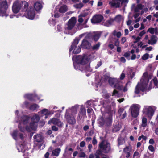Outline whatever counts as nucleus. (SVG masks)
Returning a JSON list of instances; mask_svg holds the SVG:
<instances>
[{
  "label": "nucleus",
  "mask_w": 158,
  "mask_h": 158,
  "mask_svg": "<svg viewBox=\"0 0 158 158\" xmlns=\"http://www.w3.org/2000/svg\"><path fill=\"white\" fill-rule=\"evenodd\" d=\"M143 44V43L142 42H140L138 43L137 44L138 46L140 47H142V48H143L144 47L143 46H142Z\"/></svg>",
  "instance_id": "e2e57ef3"
},
{
  "label": "nucleus",
  "mask_w": 158,
  "mask_h": 158,
  "mask_svg": "<svg viewBox=\"0 0 158 158\" xmlns=\"http://www.w3.org/2000/svg\"><path fill=\"white\" fill-rule=\"evenodd\" d=\"M94 58L93 55L82 56H78L76 57H73V61L74 68L76 70L86 72H91L92 69L90 65L89 61Z\"/></svg>",
  "instance_id": "f03ea898"
},
{
  "label": "nucleus",
  "mask_w": 158,
  "mask_h": 158,
  "mask_svg": "<svg viewBox=\"0 0 158 158\" xmlns=\"http://www.w3.org/2000/svg\"><path fill=\"white\" fill-rule=\"evenodd\" d=\"M49 22L50 25L53 26L56 24V22L55 20L52 19V20H50Z\"/></svg>",
  "instance_id": "8fccbe9b"
},
{
  "label": "nucleus",
  "mask_w": 158,
  "mask_h": 158,
  "mask_svg": "<svg viewBox=\"0 0 158 158\" xmlns=\"http://www.w3.org/2000/svg\"><path fill=\"white\" fill-rule=\"evenodd\" d=\"M129 150V147L126 146L123 149V152L124 153H127L129 152H130Z\"/></svg>",
  "instance_id": "09e8293b"
},
{
  "label": "nucleus",
  "mask_w": 158,
  "mask_h": 158,
  "mask_svg": "<svg viewBox=\"0 0 158 158\" xmlns=\"http://www.w3.org/2000/svg\"><path fill=\"white\" fill-rule=\"evenodd\" d=\"M74 7L78 9H80L83 6V3H79V4H76L74 6Z\"/></svg>",
  "instance_id": "37998d69"
},
{
  "label": "nucleus",
  "mask_w": 158,
  "mask_h": 158,
  "mask_svg": "<svg viewBox=\"0 0 158 158\" xmlns=\"http://www.w3.org/2000/svg\"><path fill=\"white\" fill-rule=\"evenodd\" d=\"M89 19L87 18L85 20L84 23L83 24H80V26H82V28H88L89 26L86 25V23L88 22Z\"/></svg>",
  "instance_id": "f704fd0d"
},
{
  "label": "nucleus",
  "mask_w": 158,
  "mask_h": 158,
  "mask_svg": "<svg viewBox=\"0 0 158 158\" xmlns=\"http://www.w3.org/2000/svg\"><path fill=\"white\" fill-rule=\"evenodd\" d=\"M121 94L117 91L116 89H114L113 93L112 96H115L116 98H118L121 97Z\"/></svg>",
  "instance_id": "2f4dec72"
},
{
  "label": "nucleus",
  "mask_w": 158,
  "mask_h": 158,
  "mask_svg": "<svg viewBox=\"0 0 158 158\" xmlns=\"http://www.w3.org/2000/svg\"><path fill=\"white\" fill-rule=\"evenodd\" d=\"M85 154L84 152H81L80 153L79 156L80 157H83L85 156Z\"/></svg>",
  "instance_id": "680f3d73"
},
{
  "label": "nucleus",
  "mask_w": 158,
  "mask_h": 158,
  "mask_svg": "<svg viewBox=\"0 0 158 158\" xmlns=\"http://www.w3.org/2000/svg\"><path fill=\"white\" fill-rule=\"evenodd\" d=\"M113 111H110L108 112L109 116L105 120V122L108 125H110L112 123V114Z\"/></svg>",
  "instance_id": "f3484780"
},
{
  "label": "nucleus",
  "mask_w": 158,
  "mask_h": 158,
  "mask_svg": "<svg viewBox=\"0 0 158 158\" xmlns=\"http://www.w3.org/2000/svg\"><path fill=\"white\" fill-rule=\"evenodd\" d=\"M34 138L35 140L38 142H41L42 140V137L40 134H37L34 135Z\"/></svg>",
  "instance_id": "a878e982"
},
{
  "label": "nucleus",
  "mask_w": 158,
  "mask_h": 158,
  "mask_svg": "<svg viewBox=\"0 0 158 158\" xmlns=\"http://www.w3.org/2000/svg\"><path fill=\"white\" fill-rule=\"evenodd\" d=\"M16 16V18H19L20 16H22V15L21 14H18L17 15H10V18H14V17Z\"/></svg>",
  "instance_id": "4d7b16f0"
},
{
  "label": "nucleus",
  "mask_w": 158,
  "mask_h": 158,
  "mask_svg": "<svg viewBox=\"0 0 158 158\" xmlns=\"http://www.w3.org/2000/svg\"><path fill=\"white\" fill-rule=\"evenodd\" d=\"M27 15V17L29 19L33 20L34 19L35 15V13L33 8H29L28 7L26 14L23 16Z\"/></svg>",
  "instance_id": "ddd939ff"
},
{
  "label": "nucleus",
  "mask_w": 158,
  "mask_h": 158,
  "mask_svg": "<svg viewBox=\"0 0 158 158\" xmlns=\"http://www.w3.org/2000/svg\"><path fill=\"white\" fill-rule=\"evenodd\" d=\"M34 6L36 11H39L42 8V4L39 2H37L35 3L34 5Z\"/></svg>",
  "instance_id": "4be33fe9"
},
{
  "label": "nucleus",
  "mask_w": 158,
  "mask_h": 158,
  "mask_svg": "<svg viewBox=\"0 0 158 158\" xmlns=\"http://www.w3.org/2000/svg\"><path fill=\"white\" fill-rule=\"evenodd\" d=\"M130 55V52H128L125 53L124 54V56L127 59L129 60V57Z\"/></svg>",
  "instance_id": "de8ad7c7"
},
{
  "label": "nucleus",
  "mask_w": 158,
  "mask_h": 158,
  "mask_svg": "<svg viewBox=\"0 0 158 158\" xmlns=\"http://www.w3.org/2000/svg\"><path fill=\"white\" fill-rule=\"evenodd\" d=\"M8 7V5L6 1L2 2L0 3V16L7 17L8 14L6 11Z\"/></svg>",
  "instance_id": "9d476101"
},
{
  "label": "nucleus",
  "mask_w": 158,
  "mask_h": 158,
  "mask_svg": "<svg viewBox=\"0 0 158 158\" xmlns=\"http://www.w3.org/2000/svg\"><path fill=\"white\" fill-rule=\"evenodd\" d=\"M90 33L91 34V35L90 36V39L91 38H92L96 41L98 40L100 35V33L98 32H94Z\"/></svg>",
  "instance_id": "a211bd4d"
},
{
  "label": "nucleus",
  "mask_w": 158,
  "mask_h": 158,
  "mask_svg": "<svg viewBox=\"0 0 158 158\" xmlns=\"http://www.w3.org/2000/svg\"><path fill=\"white\" fill-rule=\"evenodd\" d=\"M124 109L123 108H120L118 110V113L120 114V115H121L122 113L124 112Z\"/></svg>",
  "instance_id": "6e6d98bb"
},
{
  "label": "nucleus",
  "mask_w": 158,
  "mask_h": 158,
  "mask_svg": "<svg viewBox=\"0 0 158 158\" xmlns=\"http://www.w3.org/2000/svg\"><path fill=\"white\" fill-rule=\"evenodd\" d=\"M125 77V74L123 73H122L120 76V80H123Z\"/></svg>",
  "instance_id": "0e129e2a"
},
{
  "label": "nucleus",
  "mask_w": 158,
  "mask_h": 158,
  "mask_svg": "<svg viewBox=\"0 0 158 158\" xmlns=\"http://www.w3.org/2000/svg\"><path fill=\"white\" fill-rule=\"evenodd\" d=\"M126 41V38L123 37L122 38L121 40V43L122 44H123Z\"/></svg>",
  "instance_id": "774afa93"
},
{
  "label": "nucleus",
  "mask_w": 158,
  "mask_h": 158,
  "mask_svg": "<svg viewBox=\"0 0 158 158\" xmlns=\"http://www.w3.org/2000/svg\"><path fill=\"white\" fill-rule=\"evenodd\" d=\"M119 40L118 39H116L114 41V45L116 46H118L119 45Z\"/></svg>",
  "instance_id": "3c124183"
},
{
  "label": "nucleus",
  "mask_w": 158,
  "mask_h": 158,
  "mask_svg": "<svg viewBox=\"0 0 158 158\" xmlns=\"http://www.w3.org/2000/svg\"><path fill=\"white\" fill-rule=\"evenodd\" d=\"M140 108V105L137 104H133L131 106L130 110L133 117L136 118L138 116Z\"/></svg>",
  "instance_id": "1a4fd4ad"
},
{
  "label": "nucleus",
  "mask_w": 158,
  "mask_h": 158,
  "mask_svg": "<svg viewBox=\"0 0 158 158\" xmlns=\"http://www.w3.org/2000/svg\"><path fill=\"white\" fill-rule=\"evenodd\" d=\"M85 141H82L80 142V146L81 147L83 148L85 146Z\"/></svg>",
  "instance_id": "13d9d810"
},
{
  "label": "nucleus",
  "mask_w": 158,
  "mask_h": 158,
  "mask_svg": "<svg viewBox=\"0 0 158 158\" xmlns=\"http://www.w3.org/2000/svg\"><path fill=\"white\" fill-rule=\"evenodd\" d=\"M79 105H76L66 110L64 118L69 124L74 125L76 123L75 117L79 108Z\"/></svg>",
  "instance_id": "7ed1b4c3"
},
{
  "label": "nucleus",
  "mask_w": 158,
  "mask_h": 158,
  "mask_svg": "<svg viewBox=\"0 0 158 158\" xmlns=\"http://www.w3.org/2000/svg\"><path fill=\"white\" fill-rule=\"evenodd\" d=\"M123 20V18L120 15H117L114 19V20L117 22H119Z\"/></svg>",
  "instance_id": "72a5a7b5"
},
{
  "label": "nucleus",
  "mask_w": 158,
  "mask_h": 158,
  "mask_svg": "<svg viewBox=\"0 0 158 158\" xmlns=\"http://www.w3.org/2000/svg\"><path fill=\"white\" fill-rule=\"evenodd\" d=\"M118 144L119 145L122 144L124 141L123 139L121 137L118 138Z\"/></svg>",
  "instance_id": "ea45409f"
},
{
  "label": "nucleus",
  "mask_w": 158,
  "mask_h": 158,
  "mask_svg": "<svg viewBox=\"0 0 158 158\" xmlns=\"http://www.w3.org/2000/svg\"><path fill=\"white\" fill-rule=\"evenodd\" d=\"M41 113L43 115H48L50 114V112L48 110L46 109H44L41 111Z\"/></svg>",
  "instance_id": "c9c22d12"
},
{
  "label": "nucleus",
  "mask_w": 158,
  "mask_h": 158,
  "mask_svg": "<svg viewBox=\"0 0 158 158\" xmlns=\"http://www.w3.org/2000/svg\"><path fill=\"white\" fill-rule=\"evenodd\" d=\"M148 31L151 34H154L155 31H156V28H149Z\"/></svg>",
  "instance_id": "a19ab883"
},
{
  "label": "nucleus",
  "mask_w": 158,
  "mask_h": 158,
  "mask_svg": "<svg viewBox=\"0 0 158 158\" xmlns=\"http://www.w3.org/2000/svg\"><path fill=\"white\" fill-rule=\"evenodd\" d=\"M85 15H80L78 16V21L79 23H82L84 21V19L83 17H84Z\"/></svg>",
  "instance_id": "e433bc0d"
},
{
  "label": "nucleus",
  "mask_w": 158,
  "mask_h": 158,
  "mask_svg": "<svg viewBox=\"0 0 158 158\" xmlns=\"http://www.w3.org/2000/svg\"><path fill=\"white\" fill-rule=\"evenodd\" d=\"M141 39V38L139 36L137 37L136 39L134 40L133 43L134 44L138 42Z\"/></svg>",
  "instance_id": "5fc2aeb1"
},
{
  "label": "nucleus",
  "mask_w": 158,
  "mask_h": 158,
  "mask_svg": "<svg viewBox=\"0 0 158 158\" xmlns=\"http://www.w3.org/2000/svg\"><path fill=\"white\" fill-rule=\"evenodd\" d=\"M152 74H148L147 72H145L143 73L140 82L138 83L135 88V93L136 96L134 97L138 98L140 96V91H148L151 90L152 87H154L155 88H158V81L156 77L154 78L151 81L150 84H148V81L152 78Z\"/></svg>",
  "instance_id": "f257e3e1"
},
{
  "label": "nucleus",
  "mask_w": 158,
  "mask_h": 158,
  "mask_svg": "<svg viewBox=\"0 0 158 158\" xmlns=\"http://www.w3.org/2000/svg\"><path fill=\"white\" fill-rule=\"evenodd\" d=\"M18 134V131L16 130H15L13 131V133L12 134V135L15 140H16L17 136Z\"/></svg>",
  "instance_id": "58836bf2"
},
{
  "label": "nucleus",
  "mask_w": 158,
  "mask_h": 158,
  "mask_svg": "<svg viewBox=\"0 0 158 158\" xmlns=\"http://www.w3.org/2000/svg\"><path fill=\"white\" fill-rule=\"evenodd\" d=\"M79 41V39H75L72 43V45L69 49L70 52H72L73 54L79 53L81 51V49L79 46H77Z\"/></svg>",
  "instance_id": "0eeeda50"
},
{
  "label": "nucleus",
  "mask_w": 158,
  "mask_h": 158,
  "mask_svg": "<svg viewBox=\"0 0 158 158\" xmlns=\"http://www.w3.org/2000/svg\"><path fill=\"white\" fill-rule=\"evenodd\" d=\"M82 2L83 3L86 4L88 2L91 5H93L94 1L93 0H83Z\"/></svg>",
  "instance_id": "79ce46f5"
},
{
  "label": "nucleus",
  "mask_w": 158,
  "mask_h": 158,
  "mask_svg": "<svg viewBox=\"0 0 158 158\" xmlns=\"http://www.w3.org/2000/svg\"><path fill=\"white\" fill-rule=\"evenodd\" d=\"M149 55L148 53L144 54L142 57V59L143 60H146L149 58Z\"/></svg>",
  "instance_id": "c03bdc74"
},
{
  "label": "nucleus",
  "mask_w": 158,
  "mask_h": 158,
  "mask_svg": "<svg viewBox=\"0 0 158 158\" xmlns=\"http://www.w3.org/2000/svg\"><path fill=\"white\" fill-rule=\"evenodd\" d=\"M85 114L86 109L84 106H82L80 109L78 116L79 118H81V116H84Z\"/></svg>",
  "instance_id": "5701e85b"
},
{
  "label": "nucleus",
  "mask_w": 158,
  "mask_h": 158,
  "mask_svg": "<svg viewBox=\"0 0 158 158\" xmlns=\"http://www.w3.org/2000/svg\"><path fill=\"white\" fill-rule=\"evenodd\" d=\"M61 149L60 148H56L54 150L52 151V154L53 155L57 156H59L60 152Z\"/></svg>",
  "instance_id": "c85d7f7f"
},
{
  "label": "nucleus",
  "mask_w": 158,
  "mask_h": 158,
  "mask_svg": "<svg viewBox=\"0 0 158 158\" xmlns=\"http://www.w3.org/2000/svg\"><path fill=\"white\" fill-rule=\"evenodd\" d=\"M100 43H98L97 44L94 45L93 47L92 48L94 50H98L99 48L100 47Z\"/></svg>",
  "instance_id": "a18cd8bd"
},
{
  "label": "nucleus",
  "mask_w": 158,
  "mask_h": 158,
  "mask_svg": "<svg viewBox=\"0 0 158 158\" xmlns=\"http://www.w3.org/2000/svg\"><path fill=\"white\" fill-rule=\"evenodd\" d=\"M31 120L30 124V127L28 126L26 127V130L29 132L31 131V130H35L37 127L36 123L38 122L40 120L39 116L35 114L32 117Z\"/></svg>",
  "instance_id": "423d86ee"
},
{
  "label": "nucleus",
  "mask_w": 158,
  "mask_h": 158,
  "mask_svg": "<svg viewBox=\"0 0 158 158\" xmlns=\"http://www.w3.org/2000/svg\"><path fill=\"white\" fill-rule=\"evenodd\" d=\"M144 6L141 4H138L135 8V11L136 12H138L140 11V10H142L140 14H143L144 13L148 11V9L146 8H144Z\"/></svg>",
  "instance_id": "4468645a"
},
{
  "label": "nucleus",
  "mask_w": 158,
  "mask_h": 158,
  "mask_svg": "<svg viewBox=\"0 0 158 158\" xmlns=\"http://www.w3.org/2000/svg\"><path fill=\"white\" fill-rule=\"evenodd\" d=\"M29 118L26 116H23L21 117L20 122H22L24 124H26L28 122Z\"/></svg>",
  "instance_id": "bb28decb"
},
{
  "label": "nucleus",
  "mask_w": 158,
  "mask_h": 158,
  "mask_svg": "<svg viewBox=\"0 0 158 158\" xmlns=\"http://www.w3.org/2000/svg\"><path fill=\"white\" fill-rule=\"evenodd\" d=\"M99 147L105 153L109 152L110 150V144L107 142L102 141L99 144Z\"/></svg>",
  "instance_id": "f8f14e48"
},
{
  "label": "nucleus",
  "mask_w": 158,
  "mask_h": 158,
  "mask_svg": "<svg viewBox=\"0 0 158 158\" xmlns=\"http://www.w3.org/2000/svg\"><path fill=\"white\" fill-rule=\"evenodd\" d=\"M156 107L153 106H145L143 109V112L147 114L148 117L151 118L154 114Z\"/></svg>",
  "instance_id": "9b49d317"
},
{
  "label": "nucleus",
  "mask_w": 158,
  "mask_h": 158,
  "mask_svg": "<svg viewBox=\"0 0 158 158\" xmlns=\"http://www.w3.org/2000/svg\"><path fill=\"white\" fill-rule=\"evenodd\" d=\"M76 19L75 17H72L68 22V23L65 27V31L64 32L65 34H69V30H71L73 28L75 25L76 23Z\"/></svg>",
  "instance_id": "6e6552de"
},
{
  "label": "nucleus",
  "mask_w": 158,
  "mask_h": 158,
  "mask_svg": "<svg viewBox=\"0 0 158 158\" xmlns=\"http://www.w3.org/2000/svg\"><path fill=\"white\" fill-rule=\"evenodd\" d=\"M52 123L58 127H62L63 124V122L60 120L55 118H53L48 122V124H51Z\"/></svg>",
  "instance_id": "2eb2a0df"
},
{
  "label": "nucleus",
  "mask_w": 158,
  "mask_h": 158,
  "mask_svg": "<svg viewBox=\"0 0 158 158\" xmlns=\"http://www.w3.org/2000/svg\"><path fill=\"white\" fill-rule=\"evenodd\" d=\"M39 106L36 104L32 105L30 107V109L32 110H34L37 109Z\"/></svg>",
  "instance_id": "4c0bfd02"
},
{
  "label": "nucleus",
  "mask_w": 158,
  "mask_h": 158,
  "mask_svg": "<svg viewBox=\"0 0 158 158\" xmlns=\"http://www.w3.org/2000/svg\"><path fill=\"white\" fill-rule=\"evenodd\" d=\"M109 4L112 7H115L116 8L119 7L120 6V3L119 2H116L114 0H113L109 2Z\"/></svg>",
  "instance_id": "393cba45"
},
{
  "label": "nucleus",
  "mask_w": 158,
  "mask_h": 158,
  "mask_svg": "<svg viewBox=\"0 0 158 158\" xmlns=\"http://www.w3.org/2000/svg\"><path fill=\"white\" fill-rule=\"evenodd\" d=\"M114 20L113 19H110L106 21L104 23V25L106 26L109 27L112 24Z\"/></svg>",
  "instance_id": "cd10ccee"
},
{
  "label": "nucleus",
  "mask_w": 158,
  "mask_h": 158,
  "mask_svg": "<svg viewBox=\"0 0 158 158\" xmlns=\"http://www.w3.org/2000/svg\"><path fill=\"white\" fill-rule=\"evenodd\" d=\"M31 95L32 98H38V95L35 92H34L33 93H31Z\"/></svg>",
  "instance_id": "603ef678"
},
{
  "label": "nucleus",
  "mask_w": 158,
  "mask_h": 158,
  "mask_svg": "<svg viewBox=\"0 0 158 158\" xmlns=\"http://www.w3.org/2000/svg\"><path fill=\"white\" fill-rule=\"evenodd\" d=\"M52 130L54 131H57L58 130V128L56 127L55 126H52Z\"/></svg>",
  "instance_id": "338daca9"
},
{
  "label": "nucleus",
  "mask_w": 158,
  "mask_h": 158,
  "mask_svg": "<svg viewBox=\"0 0 158 158\" xmlns=\"http://www.w3.org/2000/svg\"><path fill=\"white\" fill-rule=\"evenodd\" d=\"M92 143L94 145L96 144L97 143V141L95 136L93 138Z\"/></svg>",
  "instance_id": "864d4df0"
},
{
  "label": "nucleus",
  "mask_w": 158,
  "mask_h": 158,
  "mask_svg": "<svg viewBox=\"0 0 158 158\" xmlns=\"http://www.w3.org/2000/svg\"><path fill=\"white\" fill-rule=\"evenodd\" d=\"M118 80L116 78H110L108 80L109 84L111 87L123 92L127 91L128 88L127 86L128 85H130L131 84V82H128L125 86H123L118 83Z\"/></svg>",
  "instance_id": "39448f33"
},
{
  "label": "nucleus",
  "mask_w": 158,
  "mask_h": 158,
  "mask_svg": "<svg viewBox=\"0 0 158 158\" xmlns=\"http://www.w3.org/2000/svg\"><path fill=\"white\" fill-rule=\"evenodd\" d=\"M158 40V38L154 35H152L151 38L150 40H148V44H156Z\"/></svg>",
  "instance_id": "412c9836"
},
{
  "label": "nucleus",
  "mask_w": 158,
  "mask_h": 158,
  "mask_svg": "<svg viewBox=\"0 0 158 158\" xmlns=\"http://www.w3.org/2000/svg\"><path fill=\"white\" fill-rule=\"evenodd\" d=\"M103 18L101 15H96L93 16L91 19V22L93 23H97L101 22Z\"/></svg>",
  "instance_id": "dca6fc26"
},
{
  "label": "nucleus",
  "mask_w": 158,
  "mask_h": 158,
  "mask_svg": "<svg viewBox=\"0 0 158 158\" xmlns=\"http://www.w3.org/2000/svg\"><path fill=\"white\" fill-rule=\"evenodd\" d=\"M28 7V2L24 1H20L17 0L13 3L12 10L14 13H17L21 10L20 14L23 16L26 14Z\"/></svg>",
  "instance_id": "20e7f679"
},
{
  "label": "nucleus",
  "mask_w": 158,
  "mask_h": 158,
  "mask_svg": "<svg viewBox=\"0 0 158 158\" xmlns=\"http://www.w3.org/2000/svg\"><path fill=\"white\" fill-rule=\"evenodd\" d=\"M24 97L26 98L30 99L32 98L31 93H27L25 94L24 96Z\"/></svg>",
  "instance_id": "49530a36"
},
{
  "label": "nucleus",
  "mask_w": 158,
  "mask_h": 158,
  "mask_svg": "<svg viewBox=\"0 0 158 158\" xmlns=\"http://www.w3.org/2000/svg\"><path fill=\"white\" fill-rule=\"evenodd\" d=\"M103 98L106 99H107L108 98H109L110 96V95L108 93H105L104 94H103Z\"/></svg>",
  "instance_id": "bf43d9fd"
},
{
  "label": "nucleus",
  "mask_w": 158,
  "mask_h": 158,
  "mask_svg": "<svg viewBox=\"0 0 158 158\" xmlns=\"http://www.w3.org/2000/svg\"><path fill=\"white\" fill-rule=\"evenodd\" d=\"M148 149L150 150L151 152H153L154 151V148L152 145H149L148 146Z\"/></svg>",
  "instance_id": "052dcab7"
},
{
  "label": "nucleus",
  "mask_w": 158,
  "mask_h": 158,
  "mask_svg": "<svg viewBox=\"0 0 158 158\" xmlns=\"http://www.w3.org/2000/svg\"><path fill=\"white\" fill-rule=\"evenodd\" d=\"M86 40L84 39L83 40L81 46L84 48L88 49L90 48L91 44Z\"/></svg>",
  "instance_id": "6ab92c4d"
},
{
  "label": "nucleus",
  "mask_w": 158,
  "mask_h": 158,
  "mask_svg": "<svg viewBox=\"0 0 158 158\" xmlns=\"http://www.w3.org/2000/svg\"><path fill=\"white\" fill-rule=\"evenodd\" d=\"M126 115L127 113L125 111L123 114L122 115H121L120 116L122 119H124L126 117Z\"/></svg>",
  "instance_id": "69168bd1"
},
{
  "label": "nucleus",
  "mask_w": 158,
  "mask_h": 158,
  "mask_svg": "<svg viewBox=\"0 0 158 158\" xmlns=\"http://www.w3.org/2000/svg\"><path fill=\"white\" fill-rule=\"evenodd\" d=\"M147 125V119L145 117H143L142 119V126L145 127Z\"/></svg>",
  "instance_id": "473e14b6"
},
{
  "label": "nucleus",
  "mask_w": 158,
  "mask_h": 158,
  "mask_svg": "<svg viewBox=\"0 0 158 158\" xmlns=\"http://www.w3.org/2000/svg\"><path fill=\"white\" fill-rule=\"evenodd\" d=\"M112 34L113 35L115 36L118 38H120L122 35L121 32L117 31L116 30L114 31Z\"/></svg>",
  "instance_id": "c756f323"
},
{
  "label": "nucleus",
  "mask_w": 158,
  "mask_h": 158,
  "mask_svg": "<svg viewBox=\"0 0 158 158\" xmlns=\"http://www.w3.org/2000/svg\"><path fill=\"white\" fill-rule=\"evenodd\" d=\"M68 10V7L65 5L60 6L59 8V12L62 13H64Z\"/></svg>",
  "instance_id": "b1692460"
},
{
  "label": "nucleus",
  "mask_w": 158,
  "mask_h": 158,
  "mask_svg": "<svg viewBox=\"0 0 158 158\" xmlns=\"http://www.w3.org/2000/svg\"><path fill=\"white\" fill-rule=\"evenodd\" d=\"M91 34L90 33L86 32L83 34H82L79 35L78 38H76L75 39H79V40L80 39L83 37H84V39H89L90 36Z\"/></svg>",
  "instance_id": "aec40b11"
},
{
  "label": "nucleus",
  "mask_w": 158,
  "mask_h": 158,
  "mask_svg": "<svg viewBox=\"0 0 158 158\" xmlns=\"http://www.w3.org/2000/svg\"><path fill=\"white\" fill-rule=\"evenodd\" d=\"M102 155V152L100 150H97L95 154L96 158H100V157Z\"/></svg>",
  "instance_id": "7c9ffc66"
}]
</instances>
